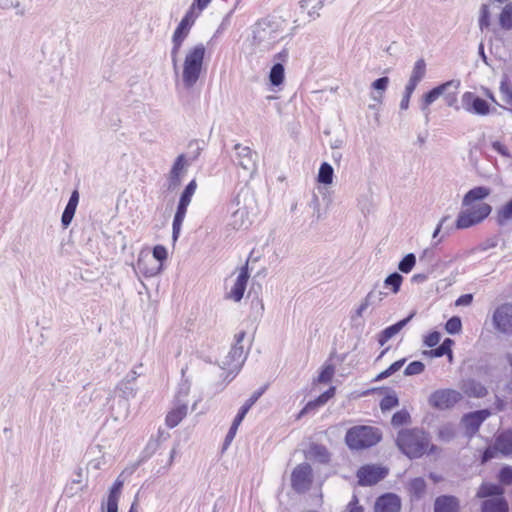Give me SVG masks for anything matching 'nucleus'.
I'll return each mask as SVG.
<instances>
[{
	"label": "nucleus",
	"instance_id": "obj_1",
	"mask_svg": "<svg viewBox=\"0 0 512 512\" xmlns=\"http://www.w3.org/2000/svg\"><path fill=\"white\" fill-rule=\"evenodd\" d=\"M286 21L280 17L267 16L252 27V44L260 52L271 50L276 43L284 39Z\"/></svg>",
	"mask_w": 512,
	"mask_h": 512
},
{
	"label": "nucleus",
	"instance_id": "obj_2",
	"mask_svg": "<svg viewBox=\"0 0 512 512\" xmlns=\"http://www.w3.org/2000/svg\"><path fill=\"white\" fill-rule=\"evenodd\" d=\"M430 441L429 433L423 429H401L396 438V445L409 459H418L427 452Z\"/></svg>",
	"mask_w": 512,
	"mask_h": 512
},
{
	"label": "nucleus",
	"instance_id": "obj_3",
	"mask_svg": "<svg viewBox=\"0 0 512 512\" xmlns=\"http://www.w3.org/2000/svg\"><path fill=\"white\" fill-rule=\"evenodd\" d=\"M211 0H194L176 30L174 31L172 42L173 48L171 51V58L174 64V67L177 66V57L182 46L183 41L188 36L189 31L193 24L195 23L197 17L200 13L208 6Z\"/></svg>",
	"mask_w": 512,
	"mask_h": 512
},
{
	"label": "nucleus",
	"instance_id": "obj_4",
	"mask_svg": "<svg viewBox=\"0 0 512 512\" xmlns=\"http://www.w3.org/2000/svg\"><path fill=\"white\" fill-rule=\"evenodd\" d=\"M382 440V431L374 426L356 425L347 430L345 443L351 450H363L377 445Z\"/></svg>",
	"mask_w": 512,
	"mask_h": 512
},
{
	"label": "nucleus",
	"instance_id": "obj_5",
	"mask_svg": "<svg viewBox=\"0 0 512 512\" xmlns=\"http://www.w3.org/2000/svg\"><path fill=\"white\" fill-rule=\"evenodd\" d=\"M196 189H197L196 179H192L185 185L184 189L180 193V196H179V199L177 202V206H176V210H175V213L173 216V221H172V242H173V244H175L178 241V239L181 235L183 222L186 217L188 207L192 201V197L196 192Z\"/></svg>",
	"mask_w": 512,
	"mask_h": 512
},
{
	"label": "nucleus",
	"instance_id": "obj_6",
	"mask_svg": "<svg viewBox=\"0 0 512 512\" xmlns=\"http://www.w3.org/2000/svg\"><path fill=\"white\" fill-rule=\"evenodd\" d=\"M205 48L203 45H197L190 49L184 59L182 78L187 87L193 86L199 79Z\"/></svg>",
	"mask_w": 512,
	"mask_h": 512
},
{
	"label": "nucleus",
	"instance_id": "obj_7",
	"mask_svg": "<svg viewBox=\"0 0 512 512\" xmlns=\"http://www.w3.org/2000/svg\"><path fill=\"white\" fill-rule=\"evenodd\" d=\"M245 336V331H240L235 335V342L226 356V383L232 381L238 375L245 363L247 352H245L242 345Z\"/></svg>",
	"mask_w": 512,
	"mask_h": 512
},
{
	"label": "nucleus",
	"instance_id": "obj_8",
	"mask_svg": "<svg viewBox=\"0 0 512 512\" xmlns=\"http://www.w3.org/2000/svg\"><path fill=\"white\" fill-rule=\"evenodd\" d=\"M491 211V205L484 202L472 206L470 209L462 210L455 221V228L466 229L479 224L490 215Z\"/></svg>",
	"mask_w": 512,
	"mask_h": 512
},
{
	"label": "nucleus",
	"instance_id": "obj_9",
	"mask_svg": "<svg viewBox=\"0 0 512 512\" xmlns=\"http://www.w3.org/2000/svg\"><path fill=\"white\" fill-rule=\"evenodd\" d=\"M389 474V469L376 464H365L356 473L358 485L362 487L373 486L382 481Z\"/></svg>",
	"mask_w": 512,
	"mask_h": 512
},
{
	"label": "nucleus",
	"instance_id": "obj_10",
	"mask_svg": "<svg viewBox=\"0 0 512 512\" xmlns=\"http://www.w3.org/2000/svg\"><path fill=\"white\" fill-rule=\"evenodd\" d=\"M313 482V470L309 463L298 464L291 473V487L297 493L307 492Z\"/></svg>",
	"mask_w": 512,
	"mask_h": 512
},
{
	"label": "nucleus",
	"instance_id": "obj_11",
	"mask_svg": "<svg viewBox=\"0 0 512 512\" xmlns=\"http://www.w3.org/2000/svg\"><path fill=\"white\" fill-rule=\"evenodd\" d=\"M461 399V393L454 389H438L431 393L428 402L435 409L448 410L453 408Z\"/></svg>",
	"mask_w": 512,
	"mask_h": 512
},
{
	"label": "nucleus",
	"instance_id": "obj_12",
	"mask_svg": "<svg viewBox=\"0 0 512 512\" xmlns=\"http://www.w3.org/2000/svg\"><path fill=\"white\" fill-rule=\"evenodd\" d=\"M461 82L459 79H452L441 83L428 92L422 97L421 110L425 113L426 121H428L429 109L428 107L435 102L440 96L450 89L459 90Z\"/></svg>",
	"mask_w": 512,
	"mask_h": 512
},
{
	"label": "nucleus",
	"instance_id": "obj_13",
	"mask_svg": "<svg viewBox=\"0 0 512 512\" xmlns=\"http://www.w3.org/2000/svg\"><path fill=\"white\" fill-rule=\"evenodd\" d=\"M490 415L491 411L487 408L464 414L461 422L465 427V435L472 438L479 431L482 423L489 418Z\"/></svg>",
	"mask_w": 512,
	"mask_h": 512
},
{
	"label": "nucleus",
	"instance_id": "obj_14",
	"mask_svg": "<svg viewBox=\"0 0 512 512\" xmlns=\"http://www.w3.org/2000/svg\"><path fill=\"white\" fill-rule=\"evenodd\" d=\"M493 324L501 333L512 334V304L504 303L493 313Z\"/></svg>",
	"mask_w": 512,
	"mask_h": 512
},
{
	"label": "nucleus",
	"instance_id": "obj_15",
	"mask_svg": "<svg viewBox=\"0 0 512 512\" xmlns=\"http://www.w3.org/2000/svg\"><path fill=\"white\" fill-rule=\"evenodd\" d=\"M462 106L471 114L485 116L490 113V104L485 99L470 91L462 95Z\"/></svg>",
	"mask_w": 512,
	"mask_h": 512
},
{
	"label": "nucleus",
	"instance_id": "obj_16",
	"mask_svg": "<svg viewBox=\"0 0 512 512\" xmlns=\"http://www.w3.org/2000/svg\"><path fill=\"white\" fill-rule=\"evenodd\" d=\"M124 480L118 477L108 489L107 499L101 503L102 512H119V500L122 494Z\"/></svg>",
	"mask_w": 512,
	"mask_h": 512
},
{
	"label": "nucleus",
	"instance_id": "obj_17",
	"mask_svg": "<svg viewBox=\"0 0 512 512\" xmlns=\"http://www.w3.org/2000/svg\"><path fill=\"white\" fill-rule=\"evenodd\" d=\"M249 278L250 273L248 262H246V264L241 267L234 285L232 286L230 292L226 294V298L232 299L235 302H240L244 297Z\"/></svg>",
	"mask_w": 512,
	"mask_h": 512
},
{
	"label": "nucleus",
	"instance_id": "obj_18",
	"mask_svg": "<svg viewBox=\"0 0 512 512\" xmlns=\"http://www.w3.org/2000/svg\"><path fill=\"white\" fill-rule=\"evenodd\" d=\"M401 507L400 496L392 492H387L376 499L374 512H400Z\"/></svg>",
	"mask_w": 512,
	"mask_h": 512
},
{
	"label": "nucleus",
	"instance_id": "obj_19",
	"mask_svg": "<svg viewBox=\"0 0 512 512\" xmlns=\"http://www.w3.org/2000/svg\"><path fill=\"white\" fill-rule=\"evenodd\" d=\"M191 163L192 162H173L166 179L167 190L174 191L180 187Z\"/></svg>",
	"mask_w": 512,
	"mask_h": 512
},
{
	"label": "nucleus",
	"instance_id": "obj_20",
	"mask_svg": "<svg viewBox=\"0 0 512 512\" xmlns=\"http://www.w3.org/2000/svg\"><path fill=\"white\" fill-rule=\"evenodd\" d=\"M415 316V312H411L407 317L399 320L398 322L386 327L377 335V342L383 346L391 338L397 335Z\"/></svg>",
	"mask_w": 512,
	"mask_h": 512
},
{
	"label": "nucleus",
	"instance_id": "obj_21",
	"mask_svg": "<svg viewBox=\"0 0 512 512\" xmlns=\"http://www.w3.org/2000/svg\"><path fill=\"white\" fill-rule=\"evenodd\" d=\"M335 393H336V387L330 386L326 391L321 393L317 398H315L314 400L308 401L306 403V405L298 413L297 419H300L304 415L308 414L309 412L316 410L317 408L325 405L331 398L334 397Z\"/></svg>",
	"mask_w": 512,
	"mask_h": 512
},
{
	"label": "nucleus",
	"instance_id": "obj_22",
	"mask_svg": "<svg viewBox=\"0 0 512 512\" xmlns=\"http://www.w3.org/2000/svg\"><path fill=\"white\" fill-rule=\"evenodd\" d=\"M379 392L383 393L386 392V395L381 399L379 406L382 412L389 411L399 405V398L395 391L391 390L388 387H377V388H371L364 392L365 395H368L370 393Z\"/></svg>",
	"mask_w": 512,
	"mask_h": 512
},
{
	"label": "nucleus",
	"instance_id": "obj_23",
	"mask_svg": "<svg viewBox=\"0 0 512 512\" xmlns=\"http://www.w3.org/2000/svg\"><path fill=\"white\" fill-rule=\"evenodd\" d=\"M188 405L185 401L174 402V407L165 416V424L168 428H175L186 417Z\"/></svg>",
	"mask_w": 512,
	"mask_h": 512
},
{
	"label": "nucleus",
	"instance_id": "obj_24",
	"mask_svg": "<svg viewBox=\"0 0 512 512\" xmlns=\"http://www.w3.org/2000/svg\"><path fill=\"white\" fill-rule=\"evenodd\" d=\"M434 512H459V500L453 495H441L435 499Z\"/></svg>",
	"mask_w": 512,
	"mask_h": 512
},
{
	"label": "nucleus",
	"instance_id": "obj_25",
	"mask_svg": "<svg viewBox=\"0 0 512 512\" xmlns=\"http://www.w3.org/2000/svg\"><path fill=\"white\" fill-rule=\"evenodd\" d=\"M249 225L248 211L245 207L237 208L232 212L228 226L233 230L247 229Z\"/></svg>",
	"mask_w": 512,
	"mask_h": 512
},
{
	"label": "nucleus",
	"instance_id": "obj_26",
	"mask_svg": "<svg viewBox=\"0 0 512 512\" xmlns=\"http://www.w3.org/2000/svg\"><path fill=\"white\" fill-rule=\"evenodd\" d=\"M505 489L496 483L483 482L477 492L478 498H504Z\"/></svg>",
	"mask_w": 512,
	"mask_h": 512
},
{
	"label": "nucleus",
	"instance_id": "obj_27",
	"mask_svg": "<svg viewBox=\"0 0 512 512\" xmlns=\"http://www.w3.org/2000/svg\"><path fill=\"white\" fill-rule=\"evenodd\" d=\"M334 0H300L298 6L302 13L307 11L311 19L319 16L318 10L324 5L332 3Z\"/></svg>",
	"mask_w": 512,
	"mask_h": 512
},
{
	"label": "nucleus",
	"instance_id": "obj_28",
	"mask_svg": "<svg viewBox=\"0 0 512 512\" xmlns=\"http://www.w3.org/2000/svg\"><path fill=\"white\" fill-rule=\"evenodd\" d=\"M454 344L455 342L453 339L445 338L439 346H435L431 350H426L423 352V354L432 358H440L446 355L449 357V359H451L453 357L452 347Z\"/></svg>",
	"mask_w": 512,
	"mask_h": 512
},
{
	"label": "nucleus",
	"instance_id": "obj_29",
	"mask_svg": "<svg viewBox=\"0 0 512 512\" xmlns=\"http://www.w3.org/2000/svg\"><path fill=\"white\" fill-rule=\"evenodd\" d=\"M306 457L312 458L320 464H328L331 460V454L326 446L318 443H312L310 445Z\"/></svg>",
	"mask_w": 512,
	"mask_h": 512
},
{
	"label": "nucleus",
	"instance_id": "obj_30",
	"mask_svg": "<svg viewBox=\"0 0 512 512\" xmlns=\"http://www.w3.org/2000/svg\"><path fill=\"white\" fill-rule=\"evenodd\" d=\"M438 243H439V241L435 242L434 245H432L431 247H428L425 250H423L422 254L419 256V262L420 263H423V264H425L428 267H431V265H435V270L438 267H440V266L447 267V266H449L452 263V260H449V261L437 260V261H435V250H434V247Z\"/></svg>",
	"mask_w": 512,
	"mask_h": 512
},
{
	"label": "nucleus",
	"instance_id": "obj_31",
	"mask_svg": "<svg viewBox=\"0 0 512 512\" xmlns=\"http://www.w3.org/2000/svg\"><path fill=\"white\" fill-rule=\"evenodd\" d=\"M268 388V384H264L259 389L254 391L252 395L245 401V403L240 407L238 410L237 415L235 418L239 419L240 421H243L251 407L258 401V399L266 392Z\"/></svg>",
	"mask_w": 512,
	"mask_h": 512
},
{
	"label": "nucleus",
	"instance_id": "obj_32",
	"mask_svg": "<svg viewBox=\"0 0 512 512\" xmlns=\"http://www.w3.org/2000/svg\"><path fill=\"white\" fill-rule=\"evenodd\" d=\"M490 194V189L485 186H477L470 189L463 197L462 205L471 206L474 202L482 201Z\"/></svg>",
	"mask_w": 512,
	"mask_h": 512
},
{
	"label": "nucleus",
	"instance_id": "obj_33",
	"mask_svg": "<svg viewBox=\"0 0 512 512\" xmlns=\"http://www.w3.org/2000/svg\"><path fill=\"white\" fill-rule=\"evenodd\" d=\"M464 393L469 397L483 398L487 395V388L475 379H468L463 385Z\"/></svg>",
	"mask_w": 512,
	"mask_h": 512
},
{
	"label": "nucleus",
	"instance_id": "obj_34",
	"mask_svg": "<svg viewBox=\"0 0 512 512\" xmlns=\"http://www.w3.org/2000/svg\"><path fill=\"white\" fill-rule=\"evenodd\" d=\"M481 512H509L508 502L505 498H492L484 500Z\"/></svg>",
	"mask_w": 512,
	"mask_h": 512
},
{
	"label": "nucleus",
	"instance_id": "obj_35",
	"mask_svg": "<svg viewBox=\"0 0 512 512\" xmlns=\"http://www.w3.org/2000/svg\"><path fill=\"white\" fill-rule=\"evenodd\" d=\"M117 396L125 401L136 397L138 387L136 384H130L128 380H121L115 387Z\"/></svg>",
	"mask_w": 512,
	"mask_h": 512
},
{
	"label": "nucleus",
	"instance_id": "obj_36",
	"mask_svg": "<svg viewBox=\"0 0 512 512\" xmlns=\"http://www.w3.org/2000/svg\"><path fill=\"white\" fill-rule=\"evenodd\" d=\"M495 221L500 227H505L512 221V197L497 209Z\"/></svg>",
	"mask_w": 512,
	"mask_h": 512
},
{
	"label": "nucleus",
	"instance_id": "obj_37",
	"mask_svg": "<svg viewBox=\"0 0 512 512\" xmlns=\"http://www.w3.org/2000/svg\"><path fill=\"white\" fill-rule=\"evenodd\" d=\"M495 448L504 456L512 454V431L501 433L495 441Z\"/></svg>",
	"mask_w": 512,
	"mask_h": 512
},
{
	"label": "nucleus",
	"instance_id": "obj_38",
	"mask_svg": "<svg viewBox=\"0 0 512 512\" xmlns=\"http://www.w3.org/2000/svg\"><path fill=\"white\" fill-rule=\"evenodd\" d=\"M136 270L145 278H152L163 272V265L149 266L148 263L139 256L136 262Z\"/></svg>",
	"mask_w": 512,
	"mask_h": 512
},
{
	"label": "nucleus",
	"instance_id": "obj_39",
	"mask_svg": "<svg viewBox=\"0 0 512 512\" xmlns=\"http://www.w3.org/2000/svg\"><path fill=\"white\" fill-rule=\"evenodd\" d=\"M426 481L422 477H416L409 483V493L413 500H420L426 492Z\"/></svg>",
	"mask_w": 512,
	"mask_h": 512
},
{
	"label": "nucleus",
	"instance_id": "obj_40",
	"mask_svg": "<svg viewBox=\"0 0 512 512\" xmlns=\"http://www.w3.org/2000/svg\"><path fill=\"white\" fill-rule=\"evenodd\" d=\"M159 447V441L150 439L143 450L141 451L138 460L136 461L134 468H138L140 465L144 464L146 461H148L158 450Z\"/></svg>",
	"mask_w": 512,
	"mask_h": 512
},
{
	"label": "nucleus",
	"instance_id": "obj_41",
	"mask_svg": "<svg viewBox=\"0 0 512 512\" xmlns=\"http://www.w3.org/2000/svg\"><path fill=\"white\" fill-rule=\"evenodd\" d=\"M202 144L203 142H200L199 140L189 142L187 151L180 154L176 160H196L203 149Z\"/></svg>",
	"mask_w": 512,
	"mask_h": 512
},
{
	"label": "nucleus",
	"instance_id": "obj_42",
	"mask_svg": "<svg viewBox=\"0 0 512 512\" xmlns=\"http://www.w3.org/2000/svg\"><path fill=\"white\" fill-rule=\"evenodd\" d=\"M187 368L181 369V381L178 384L177 392L174 397V402L185 401V398L189 395L191 389V382L188 378H185V372Z\"/></svg>",
	"mask_w": 512,
	"mask_h": 512
},
{
	"label": "nucleus",
	"instance_id": "obj_43",
	"mask_svg": "<svg viewBox=\"0 0 512 512\" xmlns=\"http://www.w3.org/2000/svg\"><path fill=\"white\" fill-rule=\"evenodd\" d=\"M334 169L329 162H322L317 175V182L323 185H330L333 182Z\"/></svg>",
	"mask_w": 512,
	"mask_h": 512
},
{
	"label": "nucleus",
	"instance_id": "obj_44",
	"mask_svg": "<svg viewBox=\"0 0 512 512\" xmlns=\"http://www.w3.org/2000/svg\"><path fill=\"white\" fill-rule=\"evenodd\" d=\"M285 78L284 65L281 62H275L269 72V81L272 86H279Z\"/></svg>",
	"mask_w": 512,
	"mask_h": 512
},
{
	"label": "nucleus",
	"instance_id": "obj_45",
	"mask_svg": "<svg viewBox=\"0 0 512 512\" xmlns=\"http://www.w3.org/2000/svg\"><path fill=\"white\" fill-rule=\"evenodd\" d=\"M499 25L507 31L512 29V2L507 3L503 7L499 15Z\"/></svg>",
	"mask_w": 512,
	"mask_h": 512
},
{
	"label": "nucleus",
	"instance_id": "obj_46",
	"mask_svg": "<svg viewBox=\"0 0 512 512\" xmlns=\"http://www.w3.org/2000/svg\"><path fill=\"white\" fill-rule=\"evenodd\" d=\"M262 286L259 283H255L254 281L251 284V287L248 291L247 297L251 299L252 308L258 307L260 311L264 310V304L262 300L259 298V291H261Z\"/></svg>",
	"mask_w": 512,
	"mask_h": 512
},
{
	"label": "nucleus",
	"instance_id": "obj_47",
	"mask_svg": "<svg viewBox=\"0 0 512 512\" xmlns=\"http://www.w3.org/2000/svg\"><path fill=\"white\" fill-rule=\"evenodd\" d=\"M405 362H406L405 358H402L400 360L393 362L387 369H385L382 372H380L379 374H377L376 377L373 379V381L379 382V381H382V380L390 377L391 375H393L394 373L399 371L403 367Z\"/></svg>",
	"mask_w": 512,
	"mask_h": 512
},
{
	"label": "nucleus",
	"instance_id": "obj_48",
	"mask_svg": "<svg viewBox=\"0 0 512 512\" xmlns=\"http://www.w3.org/2000/svg\"><path fill=\"white\" fill-rule=\"evenodd\" d=\"M403 276L398 272L389 274L384 280V286L390 288L393 293H398L403 282Z\"/></svg>",
	"mask_w": 512,
	"mask_h": 512
},
{
	"label": "nucleus",
	"instance_id": "obj_49",
	"mask_svg": "<svg viewBox=\"0 0 512 512\" xmlns=\"http://www.w3.org/2000/svg\"><path fill=\"white\" fill-rule=\"evenodd\" d=\"M335 373V366L329 363V360L321 367L320 373L317 377V382L327 384L331 382Z\"/></svg>",
	"mask_w": 512,
	"mask_h": 512
},
{
	"label": "nucleus",
	"instance_id": "obj_50",
	"mask_svg": "<svg viewBox=\"0 0 512 512\" xmlns=\"http://www.w3.org/2000/svg\"><path fill=\"white\" fill-rule=\"evenodd\" d=\"M416 264V256L414 253L406 254L398 263V269L402 273H410Z\"/></svg>",
	"mask_w": 512,
	"mask_h": 512
},
{
	"label": "nucleus",
	"instance_id": "obj_51",
	"mask_svg": "<svg viewBox=\"0 0 512 512\" xmlns=\"http://www.w3.org/2000/svg\"><path fill=\"white\" fill-rule=\"evenodd\" d=\"M445 331L448 334L456 335L462 331V320L459 316L450 317L445 323Z\"/></svg>",
	"mask_w": 512,
	"mask_h": 512
},
{
	"label": "nucleus",
	"instance_id": "obj_52",
	"mask_svg": "<svg viewBox=\"0 0 512 512\" xmlns=\"http://www.w3.org/2000/svg\"><path fill=\"white\" fill-rule=\"evenodd\" d=\"M411 422V416L406 409L395 412L391 418V424L394 427L403 426Z\"/></svg>",
	"mask_w": 512,
	"mask_h": 512
},
{
	"label": "nucleus",
	"instance_id": "obj_53",
	"mask_svg": "<svg viewBox=\"0 0 512 512\" xmlns=\"http://www.w3.org/2000/svg\"><path fill=\"white\" fill-rule=\"evenodd\" d=\"M497 479L499 485H501L503 488L504 486L512 485V466L504 465L501 467L497 474Z\"/></svg>",
	"mask_w": 512,
	"mask_h": 512
},
{
	"label": "nucleus",
	"instance_id": "obj_54",
	"mask_svg": "<svg viewBox=\"0 0 512 512\" xmlns=\"http://www.w3.org/2000/svg\"><path fill=\"white\" fill-rule=\"evenodd\" d=\"M425 74H426V63H425L424 59H422V58L418 59L414 64L412 73L410 75V79L419 83L425 77Z\"/></svg>",
	"mask_w": 512,
	"mask_h": 512
},
{
	"label": "nucleus",
	"instance_id": "obj_55",
	"mask_svg": "<svg viewBox=\"0 0 512 512\" xmlns=\"http://www.w3.org/2000/svg\"><path fill=\"white\" fill-rule=\"evenodd\" d=\"M79 198H80L79 191L76 188L71 192L69 200H68L63 212L72 214L75 216L77 206L79 204Z\"/></svg>",
	"mask_w": 512,
	"mask_h": 512
},
{
	"label": "nucleus",
	"instance_id": "obj_56",
	"mask_svg": "<svg viewBox=\"0 0 512 512\" xmlns=\"http://www.w3.org/2000/svg\"><path fill=\"white\" fill-rule=\"evenodd\" d=\"M152 256L156 261H158L157 265L164 266L165 261L168 259V250L164 245L156 244L152 248Z\"/></svg>",
	"mask_w": 512,
	"mask_h": 512
},
{
	"label": "nucleus",
	"instance_id": "obj_57",
	"mask_svg": "<svg viewBox=\"0 0 512 512\" xmlns=\"http://www.w3.org/2000/svg\"><path fill=\"white\" fill-rule=\"evenodd\" d=\"M425 370V364L422 361L415 360L410 362L404 369L405 376L419 375Z\"/></svg>",
	"mask_w": 512,
	"mask_h": 512
},
{
	"label": "nucleus",
	"instance_id": "obj_58",
	"mask_svg": "<svg viewBox=\"0 0 512 512\" xmlns=\"http://www.w3.org/2000/svg\"><path fill=\"white\" fill-rule=\"evenodd\" d=\"M490 26V11L487 4H483L480 9L479 28L481 31Z\"/></svg>",
	"mask_w": 512,
	"mask_h": 512
},
{
	"label": "nucleus",
	"instance_id": "obj_59",
	"mask_svg": "<svg viewBox=\"0 0 512 512\" xmlns=\"http://www.w3.org/2000/svg\"><path fill=\"white\" fill-rule=\"evenodd\" d=\"M438 438L445 442H450L455 438L454 428L450 425H444L438 430Z\"/></svg>",
	"mask_w": 512,
	"mask_h": 512
},
{
	"label": "nucleus",
	"instance_id": "obj_60",
	"mask_svg": "<svg viewBox=\"0 0 512 512\" xmlns=\"http://www.w3.org/2000/svg\"><path fill=\"white\" fill-rule=\"evenodd\" d=\"M440 339H441V333L439 331L434 330L424 336L423 344L426 347L433 349L435 346L438 345V343L440 342Z\"/></svg>",
	"mask_w": 512,
	"mask_h": 512
},
{
	"label": "nucleus",
	"instance_id": "obj_61",
	"mask_svg": "<svg viewBox=\"0 0 512 512\" xmlns=\"http://www.w3.org/2000/svg\"><path fill=\"white\" fill-rule=\"evenodd\" d=\"M386 295L387 293L373 289L366 295L364 301L368 303L369 306L376 305L380 303Z\"/></svg>",
	"mask_w": 512,
	"mask_h": 512
},
{
	"label": "nucleus",
	"instance_id": "obj_62",
	"mask_svg": "<svg viewBox=\"0 0 512 512\" xmlns=\"http://www.w3.org/2000/svg\"><path fill=\"white\" fill-rule=\"evenodd\" d=\"M457 94L458 90L450 89L445 92L442 96L449 107H453L456 110H459V106L457 105Z\"/></svg>",
	"mask_w": 512,
	"mask_h": 512
},
{
	"label": "nucleus",
	"instance_id": "obj_63",
	"mask_svg": "<svg viewBox=\"0 0 512 512\" xmlns=\"http://www.w3.org/2000/svg\"><path fill=\"white\" fill-rule=\"evenodd\" d=\"M389 81L390 80L387 76H383V77H380V78L374 80L371 84V87L374 90H376L380 93H383L387 89V87L389 85Z\"/></svg>",
	"mask_w": 512,
	"mask_h": 512
},
{
	"label": "nucleus",
	"instance_id": "obj_64",
	"mask_svg": "<svg viewBox=\"0 0 512 512\" xmlns=\"http://www.w3.org/2000/svg\"><path fill=\"white\" fill-rule=\"evenodd\" d=\"M346 512H364V508L359 504V499L356 494H353L351 500L347 504Z\"/></svg>",
	"mask_w": 512,
	"mask_h": 512
}]
</instances>
